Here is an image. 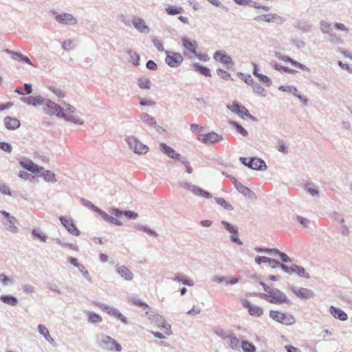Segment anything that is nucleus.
Instances as JSON below:
<instances>
[{
  "label": "nucleus",
  "instance_id": "423d86ee",
  "mask_svg": "<svg viewBox=\"0 0 352 352\" xmlns=\"http://www.w3.org/2000/svg\"><path fill=\"white\" fill-rule=\"evenodd\" d=\"M98 306L104 311L107 312L111 316L120 320L124 325H128L129 321L117 308L107 305L104 303H99Z\"/></svg>",
  "mask_w": 352,
  "mask_h": 352
},
{
  "label": "nucleus",
  "instance_id": "a211bd4d",
  "mask_svg": "<svg viewBox=\"0 0 352 352\" xmlns=\"http://www.w3.org/2000/svg\"><path fill=\"white\" fill-rule=\"evenodd\" d=\"M285 272L288 274H296L299 276L306 278H309V276L308 273L306 272L305 268L296 264H293L290 267L287 265V270H285Z\"/></svg>",
  "mask_w": 352,
  "mask_h": 352
},
{
  "label": "nucleus",
  "instance_id": "ddd939ff",
  "mask_svg": "<svg viewBox=\"0 0 352 352\" xmlns=\"http://www.w3.org/2000/svg\"><path fill=\"white\" fill-rule=\"evenodd\" d=\"M291 289L296 296L301 299H309L314 296L313 291L307 288L292 287Z\"/></svg>",
  "mask_w": 352,
  "mask_h": 352
},
{
  "label": "nucleus",
  "instance_id": "f3484780",
  "mask_svg": "<svg viewBox=\"0 0 352 352\" xmlns=\"http://www.w3.org/2000/svg\"><path fill=\"white\" fill-rule=\"evenodd\" d=\"M20 164L23 168L32 172V173H38L43 170V167L38 166L32 160L28 159L21 160L20 162Z\"/></svg>",
  "mask_w": 352,
  "mask_h": 352
},
{
  "label": "nucleus",
  "instance_id": "c03bdc74",
  "mask_svg": "<svg viewBox=\"0 0 352 352\" xmlns=\"http://www.w3.org/2000/svg\"><path fill=\"white\" fill-rule=\"evenodd\" d=\"M135 228L137 230L144 232L146 233H148L152 236H157V233L155 230L151 229L150 228H148L146 226H143L141 224H137L135 226Z\"/></svg>",
  "mask_w": 352,
  "mask_h": 352
},
{
  "label": "nucleus",
  "instance_id": "f704fd0d",
  "mask_svg": "<svg viewBox=\"0 0 352 352\" xmlns=\"http://www.w3.org/2000/svg\"><path fill=\"white\" fill-rule=\"evenodd\" d=\"M241 349L243 352H255L256 350V346L248 340H242L241 342Z\"/></svg>",
  "mask_w": 352,
  "mask_h": 352
},
{
  "label": "nucleus",
  "instance_id": "09e8293b",
  "mask_svg": "<svg viewBox=\"0 0 352 352\" xmlns=\"http://www.w3.org/2000/svg\"><path fill=\"white\" fill-rule=\"evenodd\" d=\"M102 320V317L94 312H90L89 314V322L93 324H97L101 322Z\"/></svg>",
  "mask_w": 352,
  "mask_h": 352
},
{
  "label": "nucleus",
  "instance_id": "37998d69",
  "mask_svg": "<svg viewBox=\"0 0 352 352\" xmlns=\"http://www.w3.org/2000/svg\"><path fill=\"white\" fill-rule=\"evenodd\" d=\"M229 124L231 126L235 127L236 131L239 133H241L243 136H244V137L248 136V131L241 125H240L238 122H236L235 121H230Z\"/></svg>",
  "mask_w": 352,
  "mask_h": 352
},
{
  "label": "nucleus",
  "instance_id": "a878e982",
  "mask_svg": "<svg viewBox=\"0 0 352 352\" xmlns=\"http://www.w3.org/2000/svg\"><path fill=\"white\" fill-rule=\"evenodd\" d=\"M160 147L161 151L170 158L180 160V154L177 153L175 150L167 146L165 143H161Z\"/></svg>",
  "mask_w": 352,
  "mask_h": 352
},
{
  "label": "nucleus",
  "instance_id": "473e14b6",
  "mask_svg": "<svg viewBox=\"0 0 352 352\" xmlns=\"http://www.w3.org/2000/svg\"><path fill=\"white\" fill-rule=\"evenodd\" d=\"M192 68L195 71L199 72L201 74L209 77L211 76V72L209 68L201 65L199 63H194L192 65Z\"/></svg>",
  "mask_w": 352,
  "mask_h": 352
},
{
  "label": "nucleus",
  "instance_id": "e2e57ef3",
  "mask_svg": "<svg viewBox=\"0 0 352 352\" xmlns=\"http://www.w3.org/2000/svg\"><path fill=\"white\" fill-rule=\"evenodd\" d=\"M0 282L2 283L3 286H7L13 283V280L11 278L8 277L4 274H0Z\"/></svg>",
  "mask_w": 352,
  "mask_h": 352
},
{
  "label": "nucleus",
  "instance_id": "6e6d98bb",
  "mask_svg": "<svg viewBox=\"0 0 352 352\" xmlns=\"http://www.w3.org/2000/svg\"><path fill=\"white\" fill-rule=\"evenodd\" d=\"M252 87L253 89V91L255 93H256L258 95H261L262 96H265V94H264L265 89L263 87H261L259 83L254 82L252 84Z\"/></svg>",
  "mask_w": 352,
  "mask_h": 352
},
{
  "label": "nucleus",
  "instance_id": "5701e85b",
  "mask_svg": "<svg viewBox=\"0 0 352 352\" xmlns=\"http://www.w3.org/2000/svg\"><path fill=\"white\" fill-rule=\"evenodd\" d=\"M250 168L256 170H264L267 168L265 162L261 159L253 157L250 160Z\"/></svg>",
  "mask_w": 352,
  "mask_h": 352
},
{
  "label": "nucleus",
  "instance_id": "dca6fc26",
  "mask_svg": "<svg viewBox=\"0 0 352 352\" xmlns=\"http://www.w3.org/2000/svg\"><path fill=\"white\" fill-rule=\"evenodd\" d=\"M201 138H199V140H201L204 144H214L221 140H222L223 138L221 135L214 133L210 132L206 134L201 135Z\"/></svg>",
  "mask_w": 352,
  "mask_h": 352
},
{
  "label": "nucleus",
  "instance_id": "79ce46f5",
  "mask_svg": "<svg viewBox=\"0 0 352 352\" xmlns=\"http://www.w3.org/2000/svg\"><path fill=\"white\" fill-rule=\"evenodd\" d=\"M327 40L333 45H342L344 43L343 40L336 34L329 33Z\"/></svg>",
  "mask_w": 352,
  "mask_h": 352
},
{
  "label": "nucleus",
  "instance_id": "7c9ffc66",
  "mask_svg": "<svg viewBox=\"0 0 352 352\" xmlns=\"http://www.w3.org/2000/svg\"><path fill=\"white\" fill-rule=\"evenodd\" d=\"M253 65H254V71H253L254 75L256 76V77H258L259 78V80L262 82L265 83L267 86H270L272 84V81H271L270 78L265 75L259 74L256 65L253 64Z\"/></svg>",
  "mask_w": 352,
  "mask_h": 352
},
{
  "label": "nucleus",
  "instance_id": "1a4fd4ad",
  "mask_svg": "<svg viewBox=\"0 0 352 352\" xmlns=\"http://www.w3.org/2000/svg\"><path fill=\"white\" fill-rule=\"evenodd\" d=\"M0 212L3 215L4 220L2 221L6 229L12 233H16L18 230L16 226V219L6 211L1 210Z\"/></svg>",
  "mask_w": 352,
  "mask_h": 352
},
{
  "label": "nucleus",
  "instance_id": "49530a36",
  "mask_svg": "<svg viewBox=\"0 0 352 352\" xmlns=\"http://www.w3.org/2000/svg\"><path fill=\"white\" fill-rule=\"evenodd\" d=\"M238 116H239L240 117L244 118H248L252 120H256V118L252 116L251 114H250L248 110L244 107V106H242L241 109H239V112H238Z\"/></svg>",
  "mask_w": 352,
  "mask_h": 352
},
{
  "label": "nucleus",
  "instance_id": "0eeeda50",
  "mask_svg": "<svg viewBox=\"0 0 352 352\" xmlns=\"http://www.w3.org/2000/svg\"><path fill=\"white\" fill-rule=\"evenodd\" d=\"M129 147L135 153L144 154L147 153L148 148L145 144L141 143L135 137L129 136L126 139Z\"/></svg>",
  "mask_w": 352,
  "mask_h": 352
},
{
  "label": "nucleus",
  "instance_id": "cd10ccee",
  "mask_svg": "<svg viewBox=\"0 0 352 352\" xmlns=\"http://www.w3.org/2000/svg\"><path fill=\"white\" fill-rule=\"evenodd\" d=\"M228 340H229L228 344L231 349L236 351H240L241 342L232 332L229 336Z\"/></svg>",
  "mask_w": 352,
  "mask_h": 352
},
{
  "label": "nucleus",
  "instance_id": "72a5a7b5",
  "mask_svg": "<svg viewBox=\"0 0 352 352\" xmlns=\"http://www.w3.org/2000/svg\"><path fill=\"white\" fill-rule=\"evenodd\" d=\"M0 300L3 303L11 306H15L18 303V299L12 295H2Z\"/></svg>",
  "mask_w": 352,
  "mask_h": 352
},
{
  "label": "nucleus",
  "instance_id": "2f4dec72",
  "mask_svg": "<svg viewBox=\"0 0 352 352\" xmlns=\"http://www.w3.org/2000/svg\"><path fill=\"white\" fill-rule=\"evenodd\" d=\"M190 192H192L195 195L201 196L204 198L212 197V195L209 192L206 191L201 188L195 185H193Z\"/></svg>",
  "mask_w": 352,
  "mask_h": 352
},
{
  "label": "nucleus",
  "instance_id": "8fccbe9b",
  "mask_svg": "<svg viewBox=\"0 0 352 352\" xmlns=\"http://www.w3.org/2000/svg\"><path fill=\"white\" fill-rule=\"evenodd\" d=\"M63 111L68 115H72V113H74L76 112V109L72 106L71 104L63 102Z\"/></svg>",
  "mask_w": 352,
  "mask_h": 352
},
{
  "label": "nucleus",
  "instance_id": "6e6552de",
  "mask_svg": "<svg viewBox=\"0 0 352 352\" xmlns=\"http://www.w3.org/2000/svg\"><path fill=\"white\" fill-rule=\"evenodd\" d=\"M165 63L172 68H177L181 65L184 58L179 53L166 51Z\"/></svg>",
  "mask_w": 352,
  "mask_h": 352
},
{
  "label": "nucleus",
  "instance_id": "58836bf2",
  "mask_svg": "<svg viewBox=\"0 0 352 352\" xmlns=\"http://www.w3.org/2000/svg\"><path fill=\"white\" fill-rule=\"evenodd\" d=\"M296 27L303 32H309L311 29V25L305 21H298Z\"/></svg>",
  "mask_w": 352,
  "mask_h": 352
},
{
  "label": "nucleus",
  "instance_id": "6ab92c4d",
  "mask_svg": "<svg viewBox=\"0 0 352 352\" xmlns=\"http://www.w3.org/2000/svg\"><path fill=\"white\" fill-rule=\"evenodd\" d=\"M116 272L126 281H131L133 278V274L125 265H116Z\"/></svg>",
  "mask_w": 352,
  "mask_h": 352
},
{
  "label": "nucleus",
  "instance_id": "774afa93",
  "mask_svg": "<svg viewBox=\"0 0 352 352\" xmlns=\"http://www.w3.org/2000/svg\"><path fill=\"white\" fill-rule=\"evenodd\" d=\"M242 105L239 104L238 102L233 103L232 104H227V108L230 109L231 111L238 113L239 109H241Z\"/></svg>",
  "mask_w": 352,
  "mask_h": 352
},
{
  "label": "nucleus",
  "instance_id": "bb28decb",
  "mask_svg": "<svg viewBox=\"0 0 352 352\" xmlns=\"http://www.w3.org/2000/svg\"><path fill=\"white\" fill-rule=\"evenodd\" d=\"M329 311L331 314L336 318L341 320V321H345L347 320L348 316L347 314L340 309V308H337L334 306H331L329 308Z\"/></svg>",
  "mask_w": 352,
  "mask_h": 352
},
{
  "label": "nucleus",
  "instance_id": "de8ad7c7",
  "mask_svg": "<svg viewBox=\"0 0 352 352\" xmlns=\"http://www.w3.org/2000/svg\"><path fill=\"white\" fill-rule=\"evenodd\" d=\"M32 234L34 238L38 239L42 242H45L47 239V236L38 229H33L32 231Z\"/></svg>",
  "mask_w": 352,
  "mask_h": 352
},
{
  "label": "nucleus",
  "instance_id": "c85d7f7f",
  "mask_svg": "<svg viewBox=\"0 0 352 352\" xmlns=\"http://www.w3.org/2000/svg\"><path fill=\"white\" fill-rule=\"evenodd\" d=\"M182 45L189 52L194 54H196L197 43L195 41H190L187 38H182Z\"/></svg>",
  "mask_w": 352,
  "mask_h": 352
},
{
  "label": "nucleus",
  "instance_id": "3c124183",
  "mask_svg": "<svg viewBox=\"0 0 352 352\" xmlns=\"http://www.w3.org/2000/svg\"><path fill=\"white\" fill-rule=\"evenodd\" d=\"M215 201L217 204L223 207L225 209L228 210H233V207L230 204H228L224 199L218 197L215 198Z\"/></svg>",
  "mask_w": 352,
  "mask_h": 352
},
{
  "label": "nucleus",
  "instance_id": "2eb2a0df",
  "mask_svg": "<svg viewBox=\"0 0 352 352\" xmlns=\"http://www.w3.org/2000/svg\"><path fill=\"white\" fill-rule=\"evenodd\" d=\"M254 20L256 21H264L267 23H274L276 24H280L283 23V19L276 14H268L258 16L254 18Z\"/></svg>",
  "mask_w": 352,
  "mask_h": 352
},
{
  "label": "nucleus",
  "instance_id": "bf43d9fd",
  "mask_svg": "<svg viewBox=\"0 0 352 352\" xmlns=\"http://www.w3.org/2000/svg\"><path fill=\"white\" fill-rule=\"evenodd\" d=\"M81 203L85 207H87L88 208L93 209L94 211L98 212L99 214H100V211L102 210L100 208H98L96 206H95L91 201H89L87 200V199H82L81 200Z\"/></svg>",
  "mask_w": 352,
  "mask_h": 352
},
{
  "label": "nucleus",
  "instance_id": "052dcab7",
  "mask_svg": "<svg viewBox=\"0 0 352 352\" xmlns=\"http://www.w3.org/2000/svg\"><path fill=\"white\" fill-rule=\"evenodd\" d=\"M62 47L66 51L74 49V45L73 44V41L71 39L65 40L62 43Z\"/></svg>",
  "mask_w": 352,
  "mask_h": 352
},
{
  "label": "nucleus",
  "instance_id": "5fc2aeb1",
  "mask_svg": "<svg viewBox=\"0 0 352 352\" xmlns=\"http://www.w3.org/2000/svg\"><path fill=\"white\" fill-rule=\"evenodd\" d=\"M274 68L277 71L285 72L289 73V74H294L296 72L295 70L290 69L285 66H282L278 63H275L274 65Z\"/></svg>",
  "mask_w": 352,
  "mask_h": 352
},
{
  "label": "nucleus",
  "instance_id": "864d4df0",
  "mask_svg": "<svg viewBox=\"0 0 352 352\" xmlns=\"http://www.w3.org/2000/svg\"><path fill=\"white\" fill-rule=\"evenodd\" d=\"M182 11V8H177L175 6H168L166 8V12L168 15H176L181 13Z\"/></svg>",
  "mask_w": 352,
  "mask_h": 352
},
{
  "label": "nucleus",
  "instance_id": "20e7f679",
  "mask_svg": "<svg viewBox=\"0 0 352 352\" xmlns=\"http://www.w3.org/2000/svg\"><path fill=\"white\" fill-rule=\"evenodd\" d=\"M99 346L105 351H116L120 352L122 351L121 345L113 338L109 336L102 334L100 336L98 341Z\"/></svg>",
  "mask_w": 352,
  "mask_h": 352
},
{
  "label": "nucleus",
  "instance_id": "39448f33",
  "mask_svg": "<svg viewBox=\"0 0 352 352\" xmlns=\"http://www.w3.org/2000/svg\"><path fill=\"white\" fill-rule=\"evenodd\" d=\"M149 320H151L153 322H155V324L160 327L162 330L164 331V333L167 336H170L171 334L170 325L166 322L164 318L159 314H155L153 312H146Z\"/></svg>",
  "mask_w": 352,
  "mask_h": 352
},
{
  "label": "nucleus",
  "instance_id": "4c0bfd02",
  "mask_svg": "<svg viewBox=\"0 0 352 352\" xmlns=\"http://www.w3.org/2000/svg\"><path fill=\"white\" fill-rule=\"evenodd\" d=\"M100 214L102 216L103 219L105 220L106 221H108L111 223H113V224H115L117 226L122 225L121 221H120L119 220H117L116 218L113 217L112 216L109 215L108 214H107L106 212H104L102 210L100 211Z\"/></svg>",
  "mask_w": 352,
  "mask_h": 352
},
{
  "label": "nucleus",
  "instance_id": "a19ab883",
  "mask_svg": "<svg viewBox=\"0 0 352 352\" xmlns=\"http://www.w3.org/2000/svg\"><path fill=\"white\" fill-rule=\"evenodd\" d=\"M268 264L272 269L279 267V268L282 269L284 272H285V270H287L286 265L281 263L280 261H276L272 258H270Z\"/></svg>",
  "mask_w": 352,
  "mask_h": 352
},
{
  "label": "nucleus",
  "instance_id": "7ed1b4c3",
  "mask_svg": "<svg viewBox=\"0 0 352 352\" xmlns=\"http://www.w3.org/2000/svg\"><path fill=\"white\" fill-rule=\"evenodd\" d=\"M269 316L274 321L280 322L284 325H292L296 322L294 316L287 312L271 310Z\"/></svg>",
  "mask_w": 352,
  "mask_h": 352
},
{
  "label": "nucleus",
  "instance_id": "9b49d317",
  "mask_svg": "<svg viewBox=\"0 0 352 352\" xmlns=\"http://www.w3.org/2000/svg\"><path fill=\"white\" fill-rule=\"evenodd\" d=\"M213 58L224 64L227 69H230L234 66V62L231 56L225 52L217 51L214 54Z\"/></svg>",
  "mask_w": 352,
  "mask_h": 352
},
{
  "label": "nucleus",
  "instance_id": "aec40b11",
  "mask_svg": "<svg viewBox=\"0 0 352 352\" xmlns=\"http://www.w3.org/2000/svg\"><path fill=\"white\" fill-rule=\"evenodd\" d=\"M56 20L59 23L64 25H74L77 23V20L69 13H63L56 16Z\"/></svg>",
  "mask_w": 352,
  "mask_h": 352
},
{
  "label": "nucleus",
  "instance_id": "a18cd8bd",
  "mask_svg": "<svg viewBox=\"0 0 352 352\" xmlns=\"http://www.w3.org/2000/svg\"><path fill=\"white\" fill-rule=\"evenodd\" d=\"M249 314L251 316L259 317L261 316L263 311L262 309L256 305H252L250 309L248 310Z\"/></svg>",
  "mask_w": 352,
  "mask_h": 352
},
{
  "label": "nucleus",
  "instance_id": "f03ea898",
  "mask_svg": "<svg viewBox=\"0 0 352 352\" xmlns=\"http://www.w3.org/2000/svg\"><path fill=\"white\" fill-rule=\"evenodd\" d=\"M263 287L266 294L254 293L255 296H258L261 298L265 299L267 301L274 304H283L289 302V299L286 295L278 289H272L264 283H261Z\"/></svg>",
  "mask_w": 352,
  "mask_h": 352
},
{
  "label": "nucleus",
  "instance_id": "69168bd1",
  "mask_svg": "<svg viewBox=\"0 0 352 352\" xmlns=\"http://www.w3.org/2000/svg\"><path fill=\"white\" fill-rule=\"evenodd\" d=\"M22 289L24 293L31 295L35 292V287L30 284H25L22 286Z\"/></svg>",
  "mask_w": 352,
  "mask_h": 352
},
{
  "label": "nucleus",
  "instance_id": "338daca9",
  "mask_svg": "<svg viewBox=\"0 0 352 352\" xmlns=\"http://www.w3.org/2000/svg\"><path fill=\"white\" fill-rule=\"evenodd\" d=\"M19 176L22 179H29L30 181L38 180L37 179H36V177L32 175L31 174H30L25 171H20Z\"/></svg>",
  "mask_w": 352,
  "mask_h": 352
},
{
  "label": "nucleus",
  "instance_id": "603ef678",
  "mask_svg": "<svg viewBox=\"0 0 352 352\" xmlns=\"http://www.w3.org/2000/svg\"><path fill=\"white\" fill-rule=\"evenodd\" d=\"M275 56L279 60L291 63L292 65L295 63V60L292 59L289 56L283 55L280 52H276L275 53Z\"/></svg>",
  "mask_w": 352,
  "mask_h": 352
},
{
  "label": "nucleus",
  "instance_id": "ea45409f",
  "mask_svg": "<svg viewBox=\"0 0 352 352\" xmlns=\"http://www.w3.org/2000/svg\"><path fill=\"white\" fill-rule=\"evenodd\" d=\"M151 85V81L148 78L142 77L138 79V86L141 89H149Z\"/></svg>",
  "mask_w": 352,
  "mask_h": 352
},
{
  "label": "nucleus",
  "instance_id": "f257e3e1",
  "mask_svg": "<svg viewBox=\"0 0 352 352\" xmlns=\"http://www.w3.org/2000/svg\"><path fill=\"white\" fill-rule=\"evenodd\" d=\"M43 105V111L48 116H56L59 118L64 119L67 122H70L79 125H82L84 123L82 120L78 119L72 115H68L64 113L60 105L50 99H45Z\"/></svg>",
  "mask_w": 352,
  "mask_h": 352
},
{
  "label": "nucleus",
  "instance_id": "b1692460",
  "mask_svg": "<svg viewBox=\"0 0 352 352\" xmlns=\"http://www.w3.org/2000/svg\"><path fill=\"white\" fill-rule=\"evenodd\" d=\"M38 333L41 336H43L49 343H50L53 346L56 345L55 340H54V338H52L48 329L45 325L41 324H38Z\"/></svg>",
  "mask_w": 352,
  "mask_h": 352
},
{
  "label": "nucleus",
  "instance_id": "0e129e2a",
  "mask_svg": "<svg viewBox=\"0 0 352 352\" xmlns=\"http://www.w3.org/2000/svg\"><path fill=\"white\" fill-rule=\"evenodd\" d=\"M56 242L60 245L61 247L63 248H68L71 250H76V247L72 244V243H64L61 239H55Z\"/></svg>",
  "mask_w": 352,
  "mask_h": 352
},
{
  "label": "nucleus",
  "instance_id": "13d9d810",
  "mask_svg": "<svg viewBox=\"0 0 352 352\" xmlns=\"http://www.w3.org/2000/svg\"><path fill=\"white\" fill-rule=\"evenodd\" d=\"M232 332L231 331H225L224 330L221 329H217L214 331V333L219 337L220 338L223 340H227L228 339L229 336L230 335Z\"/></svg>",
  "mask_w": 352,
  "mask_h": 352
},
{
  "label": "nucleus",
  "instance_id": "f8f14e48",
  "mask_svg": "<svg viewBox=\"0 0 352 352\" xmlns=\"http://www.w3.org/2000/svg\"><path fill=\"white\" fill-rule=\"evenodd\" d=\"M131 24L140 33L148 34L150 32V28L146 25L145 21L138 16H133Z\"/></svg>",
  "mask_w": 352,
  "mask_h": 352
},
{
  "label": "nucleus",
  "instance_id": "c9c22d12",
  "mask_svg": "<svg viewBox=\"0 0 352 352\" xmlns=\"http://www.w3.org/2000/svg\"><path fill=\"white\" fill-rule=\"evenodd\" d=\"M41 175L43 177L45 182L55 183L56 182L55 174L48 170H42Z\"/></svg>",
  "mask_w": 352,
  "mask_h": 352
},
{
  "label": "nucleus",
  "instance_id": "412c9836",
  "mask_svg": "<svg viewBox=\"0 0 352 352\" xmlns=\"http://www.w3.org/2000/svg\"><path fill=\"white\" fill-rule=\"evenodd\" d=\"M21 100L28 105L37 107L38 105L43 104L45 98L41 96H29L21 98Z\"/></svg>",
  "mask_w": 352,
  "mask_h": 352
},
{
  "label": "nucleus",
  "instance_id": "680f3d73",
  "mask_svg": "<svg viewBox=\"0 0 352 352\" xmlns=\"http://www.w3.org/2000/svg\"><path fill=\"white\" fill-rule=\"evenodd\" d=\"M320 30L323 33H330L331 24L325 21L320 22Z\"/></svg>",
  "mask_w": 352,
  "mask_h": 352
},
{
  "label": "nucleus",
  "instance_id": "9d476101",
  "mask_svg": "<svg viewBox=\"0 0 352 352\" xmlns=\"http://www.w3.org/2000/svg\"><path fill=\"white\" fill-rule=\"evenodd\" d=\"M221 225L223 227L231 234L230 241L233 243H236L237 245H242L243 243L241 239L239 238V231L238 228L226 221H221Z\"/></svg>",
  "mask_w": 352,
  "mask_h": 352
},
{
  "label": "nucleus",
  "instance_id": "4d7b16f0",
  "mask_svg": "<svg viewBox=\"0 0 352 352\" xmlns=\"http://www.w3.org/2000/svg\"><path fill=\"white\" fill-rule=\"evenodd\" d=\"M279 90L282 91L289 92L292 94L294 96L296 95V93L298 92V89L294 87V86H284L281 85L278 88Z\"/></svg>",
  "mask_w": 352,
  "mask_h": 352
},
{
  "label": "nucleus",
  "instance_id": "4be33fe9",
  "mask_svg": "<svg viewBox=\"0 0 352 352\" xmlns=\"http://www.w3.org/2000/svg\"><path fill=\"white\" fill-rule=\"evenodd\" d=\"M5 52L8 54H10L12 56V58L14 60H16L19 62L25 63L30 65H33L32 63L28 56H24L19 52H13L8 49L5 50Z\"/></svg>",
  "mask_w": 352,
  "mask_h": 352
},
{
  "label": "nucleus",
  "instance_id": "e433bc0d",
  "mask_svg": "<svg viewBox=\"0 0 352 352\" xmlns=\"http://www.w3.org/2000/svg\"><path fill=\"white\" fill-rule=\"evenodd\" d=\"M140 118L145 124H146L149 126H155V124H156L155 119L153 117L148 115V113H141Z\"/></svg>",
  "mask_w": 352,
  "mask_h": 352
},
{
  "label": "nucleus",
  "instance_id": "393cba45",
  "mask_svg": "<svg viewBox=\"0 0 352 352\" xmlns=\"http://www.w3.org/2000/svg\"><path fill=\"white\" fill-rule=\"evenodd\" d=\"M3 122L5 126L9 130L16 129L21 125L20 121L18 119L10 116L6 117Z\"/></svg>",
  "mask_w": 352,
  "mask_h": 352
},
{
  "label": "nucleus",
  "instance_id": "c756f323",
  "mask_svg": "<svg viewBox=\"0 0 352 352\" xmlns=\"http://www.w3.org/2000/svg\"><path fill=\"white\" fill-rule=\"evenodd\" d=\"M237 190L243 194V195L248 197L250 199H254L255 198V194L252 192L250 188L246 186H244L241 183L239 184H236Z\"/></svg>",
  "mask_w": 352,
  "mask_h": 352
},
{
  "label": "nucleus",
  "instance_id": "4468645a",
  "mask_svg": "<svg viewBox=\"0 0 352 352\" xmlns=\"http://www.w3.org/2000/svg\"><path fill=\"white\" fill-rule=\"evenodd\" d=\"M59 219L63 226L70 234L75 236H78L80 234V231L77 229L72 219H67L63 216L60 217Z\"/></svg>",
  "mask_w": 352,
  "mask_h": 352
}]
</instances>
